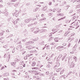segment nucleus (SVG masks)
I'll list each match as a JSON object with an SVG mask.
<instances>
[{
	"mask_svg": "<svg viewBox=\"0 0 80 80\" xmlns=\"http://www.w3.org/2000/svg\"><path fill=\"white\" fill-rule=\"evenodd\" d=\"M16 62H12L11 64H12V66L15 65V64H16Z\"/></svg>",
	"mask_w": 80,
	"mask_h": 80,
	"instance_id": "obj_1",
	"label": "nucleus"
},
{
	"mask_svg": "<svg viewBox=\"0 0 80 80\" xmlns=\"http://www.w3.org/2000/svg\"><path fill=\"white\" fill-rule=\"evenodd\" d=\"M36 65V63L35 62H33L32 63V66L33 67L35 66Z\"/></svg>",
	"mask_w": 80,
	"mask_h": 80,
	"instance_id": "obj_2",
	"label": "nucleus"
},
{
	"mask_svg": "<svg viewBox=\"0 0 80 80\" xmlns=\"http://www.w3.org/2000/svg\"><path fill=\"white\" fill-rule=\"evenodd\" d=\"M64 71V69H62V70H61L60 72V74H62L63 73Z\"/></svg>",
	"mask_w": 80,
	"mask_h": 80,
	"instance_id": "obj_3",
	"label": "nucleus"
},
{
	"mask_svg": "<svg viewBox=\"0 0 80 80\" xmlns=\"http://www.w3.org/2000/svg\"><path fill=\"white\" fill-rule=\"evenodd\" d=\"M63 48V46H62V47H57V49H61V48Z\"/></svg>",
	"mask_w": 80,
	"mask_h": 80,
	"instance_id": "obj_4",
	"label": "nucleus"
},
{
	"mask_svg": "<svg viewBox=\"0 0 80 80\" xmlns=\"http://www.w3.org/2000/svg\"><path fill=\"white\" fill-rule=\"evenodd\" d=\"M52 32H57V30H56V29H54L52 30Z\"/></svg>",
	"mask_w": 80,
	"mask_h": 80,
	"instance_id": "obj_5",
	"label": "nucleus"
},
{
	"mask_svg": "<svg viewBox=\"0 0 80 80\" xmlns=\"http://www.w3.org/2000/svg\"><path fill=\"white\" fill-rule=\"evenodd\" d=\"M31 56H32L31 55H29V54H28V55H27L26 56L27 57H31Z\"/></svg>",
	"mask_w": 80,
	"mask_h": 80,
	"instance_id": "obj_6",
	"label": "nucleus"
},
{
	"mask_svg": "<svg viewBox=\"0 0 80 80\" xmlns=\"http://www.w3.org/2000/svg\"><path fill=\"white\" fill-rule=\"evenodd\" d=\"M12 2H15L17 1V0H12L11 1Z\"/></svg>",
	"mask_w": 80,
	"mask_h": 80,
	"instance_id": "obj_7",
	"label": "nucleus"
},
{
	"mask_svg": "<svg viewBox=\"0 0 80 80\" xmlns=\"http://www.w3.org/2000/svg\"><path fill=\"white\" fill-rule=\"evenodd\" d=\"M49 5H52V2H50L49 3Z\"/></svg>",
	"mask_w": 80,
	"mask_h": 80,
	"instance_id": "obj_8",
	"label": "nucleus"
},
{
	"mask_svg": "<svg viewBox=\"0 0 80 80\" xmlns=\"http://www.w3.org/2000/svg\"><path fill=\"white\" fill-rule=\"evenodd\" d=\"M46 18H43V19H41V20H46Z\"/></svg>",
	"mask_w": 80,
	"mask_h": 80,
	"instance_id": "obj_9",
	"label": "nucleus"
},
{
	"mask_svg": "<svg viewBox=\"0 0 80 80\" xmlns=\"http://www.w3.org/2000/svg\"><path fill=\"white\" fill-rule=\"evenodd\" d=\"M62 57V55H59V57L61 58Z\"/></svg>",
	"mask_w": 80,
	"mask_h": 80,
	"instance_id": "obj_10",
	"label": "nucleus"
},
{
	"mask_svg": "<svg viewBox=\"0 0 80 80\" xmlns=\"http://www.w3.org/2000/svg\"><path fill=\"white\" fill-rule=\"evenodd\" d=\"M56 71H57V72H59V69H57V70H56Z\"/></svg>",
	"mask_w": 80,
	"mask_h": 80,
	"instance_id": "obj_11",
	"label": "nucleus"
},
{
	"mask_svg": "<svg viewBox=\"0 0 80 80\" xmlns=\"http://www.w3.org/2000/svg\"><path fill=\"white\" fill-rule=\"evenodd\" d=\"M63 46H66V44H65V43H63Z\"/></svg>",
	"mask_w": 80,
	"mask_h": 80,
	"instance_id": "obj_12",
	"label": "nucleus"
},
{
	"mask_svg": "<svg viewBox=\"0 0 80 80\" xmlns=\"http://www.w3.org/2000/svg\"><path fill=\"white\" fill-rule=\"evenodd\" d=\"M26 21H27V22H28L29 21V20H26Z\"/></svg>",
	"mask_w": 80,
	"mask_h": 80,
	"instance_id": "obj_13",
	"label": "nucleus"
},
{
	"mask_svg": "<svg viewBox=\"0 0 80 80\" xmlns=\"http://www.w3.org/2000/svg\"><path fill=\"white\" fill-rule=\"evenodd\" d=\"M3 1L2 0H0V2H2Z\"/></svg>",
	"mask_w": 80,
	"mask_h": 80,
	"instance_id": "obj_14",
	"label": "nucleus"
},
{
	"mask_svg": "<svg viewBox=\"0 0 80 80\" xmlns=\"http://www.w3.org/2000/svg\"><path fill=\"white\" fill-rule=\"evenodd\" d=\"M41 16H42V17H43L44 16V15H43V14H42V15H41Z\"/></svg>",
	"mask_w": 80,
	"mask_h": 80,
	"instance_id": "obj_15",
	"label": "nucleus"
},
{
	"mask_svg": "<svg viewBox=\"0 0 80 80\" xmlns=\"http://www.w3.org/2000/svg\"><path fill=\"white\" fill-rule=\"evenodd\" d=\"M2 6H3L2 5H0V8L2 7Z\"/></svg>",
	"mask_w": 80,
	"mask_h": 80,
	"instance_id": "obj_16",
	"label": "nucleus"
},
{
	"mask_svg": "<svg viewBox=\"0 0 80 80\" xmlns=\"http://www.w3.org/2000/svg\"><path fill=\"white\" fill-rule=\"evenodd\" d=\"M40 4H43L44 3V2H41L40 3Z\"/></svg>",
	"mask_w": 80,
	"mask_h": 80,
	"instance_id": "obj_17",
	"label": "nucleus"
},
{
	"mask_svg": "<svg viewBox=\"0 0 80 80\" xmlns=\"http://www.w3.org/2000/svg\"><path fill=\"white\" fill-rule=\"evenodd\" d=\"M32 69H35V68H32Z\"/></svg>",
	"mask_w": 80,
	"mask_h": 80,
	"instance_id": "obj_18",
	"label": "nucleus"
},
{
	"mask_svg": "<svg viewBox=\"0 0 80 80\" xmlns=\"http://www.w3.org/2000/svg\"><path fill=\"white\" fill-rule=\"evenodd\" d=\"M23 67H25V64L24 65H23Z\"/></svg>",
	"mask_w": 80,
	"mask_h": 80,
	"instance_id": "obj_19",
	"label": "nucleus"
},
{
	"mask_svg": "<svg viewBox=\"0 0 80 80\" xmlns=\"http://www.w3.org/2000/svg\"><path fill=\"white\" fill-rule=\"evenodd\" d=\"M54 43L53 42H52V44H51V45H54Z\"/></svg>",
	"mask_w": 80,
	"mask_h": 80,
	"instance_id": "obj_20",
	"label": "nucleus"
},
{
	"mask_svg": "<svg viewBox=\"0 0 80 80\" xmlns=\"http://www.w3.org/2000/svg\"><path fill=\"white\" fill-rule=\"evenodd\" d=\"M46 9V10L47 8H43L44 10V9Z\"/></svg>",
	"mask_w": 80,
	"mask_h": 80,
	"instance_id": "obj_21",
	"label": "nucleus"
},
{
	"mask_svg": "<svg viewBox=\"0 0 80 80\" xmlns=\"http://www.w3.org/2000/svg\"><path fill=\"white\" fill-rule=\"evenodd\" d=\"M13 72H16V70H13Z\"/></svg>",
	"mask_w": 80,
	"mask_h": 80,
	"instance_id": "obj_22",
	"label": "nucleus"
},
{
	"mask_svg": "<svg viewBox=\"0 0 80 80\" xmlns=\"http://www.w3.org/2000/svg\"><path fill=\"white\" fill-rule=\"evenodd\" d=\"M73 67H74V66L75 64L74 63H73Z\"/></svg>",
	"mask_w": 80,
	"mask_h": 80,
	"instance_id": "obj_23",
	"label": "nucleus"
},
{
	"mask_svg": "<svg viewBox=\"0 0 80 80\" xmlns=\"http://www.w3.org/2000/svg\"><path fill=\"white\" fill-rule=\"evenodd\" d=\"M76 46H77L76 45H75L74 47L73 48H74L75 47H76Z\"/></svg>",
	"mask_w": 80,
	"mask_h": 80,
	"instance_id": "obj_24",
	"label": "nucleus"
},
{
	"mask_svg": "<svg viewBox=\"0 0 80 80\" xmlns=\"http://www.w3.org/2000/svg\"><path fill=\"white\" fill-rule=\"evenodd\" d=\"M80 1H77V2H79Z\"/></svg>",
	"mask_w": 80,
	"mask_h": 80,
	"instance_id": "obj_25",
	"label": "nucleus"
},
{
	"mask_svg": "<svg viewBox=\"0 0 80 80\" xmlns=\"http://www.w3.org/2000/svg\"><path fill=\"white\" fill-rule=\"evenodd\" d=\"M36 18H34V19L33 20H36Z\"/></svg>",
	"mask_w": 80,
	"mask_h": 80,
	"instance_id": "obj_26",
	"label": "nucleus"
},
{
	"mask_svg": "<svg viewBox=\"0 0 80 80\" xmlns=\"http://www.w3.org/2000/svg\"><path fill=\"white\" fill-rule=\"evenodd\" d=\"M37 74H38V73H35V75H37Z\"/></svg>",
	"mask_w": 80,
	"mask_h": 80,
	"instance_id": "obj_27",
	"label": "nucleus"
},
{
	"mask_svg": "<svg viewBox=\"0 0 80 80\" xmlns=\"http://www.w3.org/2000/svg\"><path fill=\"white\" fill-rule=\"evenodd\" d=\"M73 1V0H71V2H72Z\"/></svg>",
	"mask_w": 80,
	"mask_h": 80,
	"instance_id": "obj_28",
	"label": "nucleus"
},
{
	"mask_svg": "<svg viewBox=\"0 0 80 80\" xmlns=\"http://www.w3.org/2000/svg\"><path fill=\"white\" fill-rule=\"evenodd\" d=\"M5 67L6 68H7V66H5Z\"/></svg>",
	"mask_w": 80,
	"mask_h": 80,
	"instance_id": "obj_29",
	"label": "nucleus"
},
{
	"mask_svg": "<svg viewBox=\"0 0 80 80\" xmlns=\"http://www.w3.org/2000/svg\"><path fill=\"white\" fill-rule=\"evenodd\" d=\"M42 43H44V41H42Z\"/></svg>",
	"mask_w": 80,
	"mask_h": 80,
	"instance_id": "obj_30",
	"label": "nucleus"
},
{
	"mask_svg": "<svg viewBox=\"0 0 80 80\" xmlns=\"http://www.w3.org/2000/svg\"><path fill=\"white\" fill-rule=\"evenodd\" d=\"M55 18H53V20Z\"/></svg>",
	"mask_w": 80,
	"mask_h": 80,
	"instance_id": "obj_31",
	"label": "nucleus"
},
{
	"mask_svg": "<svg viewBox=\"0 0 80 80\" xmlns=\"http://www.w3.org/2000/svg\"><path fill=\"white\" fill-rule=\"evenodd\" d=\"M70 67H72V65H71Z\"/></svg>",
	"mask_w": 80,
	"mask_h": 80,
	"instance_id": "obj_32",
	"label": "nucleus"
},
{
	"mask_svg": "<svg viewBox=\"0 0 80 80\" xmlns=\"http://www.w3.org/2000/svg\"><path fill=\"white\" fill-rule=\"evenodd\" d=\"M79 49L80 50V47L79 48Z\"/></svg>",
	"mask_w": 80,
	"mask_h": 80,
	"instance_id": "obj_33",
	"label": "nucleus"
},
{
	"mask_svg": "<svg viewBox=\"0 0 80 80\" xmlns=\"http://www.w3.org/2000/svg\"><path fill=\"white\" fill-rule=\"evenodd\" d=\"M40 6V7H41V6Z\"/></svg>",
	"mask_w": 80,
	"mask_h": 80,
	"instance_id": "obj_34",
	"label": "nucleus"
}]
</instances>
